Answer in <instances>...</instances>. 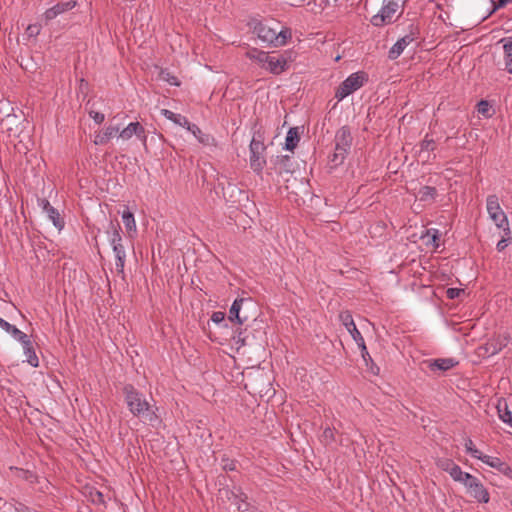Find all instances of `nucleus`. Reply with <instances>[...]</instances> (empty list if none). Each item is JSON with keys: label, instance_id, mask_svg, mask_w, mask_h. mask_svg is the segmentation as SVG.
Here are the masks:
<instances>
[{"label": "nucleus", "instance_id": "30", "mask_svg": "<svg viewBox=\"0 0 512 512\" xmlns=\"http://www.w3.org/2000/svg\"><path fill=\"white\" fill-rule=\"evenodd\" d=\"M464 446H465V449H466L467 453H469L473 458L479 459V457L481 456L482 452L475 448V445H474L473 441L470 438H468L465 441Z\"/></svg>", "mask_w": 512, "mask_h": 512}, {"label": "nucleus", "instance_id": "43", "mask_svg": "<svg viewBox=\"0 0 512 512\" xmlns=\"http://www.w3.org/2000/svg\"><path fill=\"white\" fill-rule=\"evenodd\" d=\"M505 237H506V236L504 235V236L502 237V239L497 243L496 248H497V250H498L499 252L503 251V250L507 247V245H508V239H507V238H505ZM507 237L509 238L510 236H507Z\"/></svg>", "mask_w": 512, "mask_h": 512}, {"label": "nucleus", "instance_id": "19", "mask_svg": "<svg viewBox=\"0 0 512 512\" xmlns=\"http://www.w3.org/2000/svg\"><path fill=\"white\" fill-rule=\"evenodd\" d=\"M23 352L26 357V361L32 366V367H38L39 366V359L36 355L34 345L32 341L27 339L25 342L22 343Z\"/></svg>", "mask_w": 512, "mask_h": 512}, {"label": "nucleus", "instance_id": "16", "mask_svg": "<svg viewBox=\"0 0 512 512\" xmlns=\"http://www.w3.org/2000/svg\"><path fill=\"white\" fill-rule=\"evenodd\" d=\"M339 320L346 327V329L351 334L352 338L354 339V341L356 343L357 342H361V343L363 342L364 338L361 335V333L359 332V330L357 329V327L355 325V322L353 320L352 314L350 313V311L346 310V311L340 312Z\"/></svg>", "mask_w": 512, "mask_h": 512}, {"label": "nucleus", "instance_id": "44", "mask_svg": "<svg viewBox=\"0 0 512 512\" xmlns=\"http://www.w3.org/2000/svg\"><path fill=\"white\" fill-rule=\"evenodd\" d=\"M460 292H461V290H460V289H457V288H449V289H447L446 294H447V297H448L449 299H454V298H456V297H458V296H459Z\"/></svg>", "mask_w": 512, "mask_h": 512}, {"label": "nucleus", "instance_id": "40", "mask_svg": "<svg viewBox=\"0 0 512 512\" xmlns=\"http://www.w3.org/2000/svg\"><path fill=\"white\" fill-rule=\"evenodd\" d=\"M477 107H478V112H479L480 114H482V115H487V113H488V111H489V107H490V105H489L488 101H486V100H481V101L478 103Z\"/></svg>", "mask_w": 512, "mask_h": 512}, {"label": "nucleus", "instance_id": "38", "mask_svg": "<svg viewBox=\"0 0 512 512\" xmlns=\"http://www.w3.org/2000/svg\"><path fill=\"white\" fill-rule=\"evenodd\" d=\"M357 345L358 347L360 348L361 350V355H362V358L363 360L366 362V364L368 365V361H372V358L367 350V347L365 345V341L363 340V342H357Z\"/></svg>", "mask_w": 512, "mask_h": 512}, {"label": "nucleus", "instance_id": "6", "mask_svg": "<svg viewBox=\"0 0 512 512\" xmlns=\"http://www.w3.org/2000/svg\"><path fill=\"white\" fill-rule=\"evenodd\" d=\"M352 145V136L347 126L341 127L335 135V151L331 161L335 164H341L350 151Z\"/></svg>", "mask_w": 512, "mask_h": 512}, {"label": "nucleus", "instance_id": "7", "mask_svg": "<svg viewBox=\"0 0 512 512\" xmlns=\"http://www.w3.org/2000/svg\"><path fill=\"white\" fill-rule=\"evenodd\" d=\"M112 229L113 231L111 233L109 241L116 258L115 267L119 274L124 275L126 252L122 244V237L120 234L121 227L119 226V224L116 226L112 225Z\"/></svg>", "mask_w": 512, "mask_h": 512}, {"label": "nucleus", "instance_id": "23", "mask_svg": "<svg viewBox=\"0 0 512 512\" xmlns=\"http://www.w3.org/2000/svg\"><path fill=\"white\" fill-rule=\"evenodd\" d=\"M497 412L499 418L512 428V412L509 410L506 401H499Z\"/></svg>", "mask_w": 512, "mask_h": 512}, {"label": "nucleus", "instance_id": "22", "mask_svg": "<svg viewBox=\"0 0 512 512\" xmlns=\"http://www.w3.org/2000/svg\"><path fill=\"white\" fill-rule=\"evenodd\" d=\"M250 167L251 169L260 174L266 164V160L263 156V153H250L249 157Z\"/></svg>", "mask_w": 512, "mask_h": 512}, {"label": "nucleus", "instance_id": "15", "mask_svg": "<svg viewBox=\"0 0 512 512\" xmlns=\"http://www.w3.org/2000/svg\"><path fill=\"white\" fill-rule=\"evenodd\" d=\"M479 460H481L483 463L487 464L488 466L496 469L503 475L508 476L510 478L512 477V468L507 463L502 461L500 458L485 455L482 453L481 456L479 457Z\"/></svg>", "mask_w": 512, "mask_h": 512}, {"label": "nucleus", "instance_id": "27", "mask_svg": "<svg viewBox=\"0 0 512 512\" xmlns=\"http://www.w3.org/2000/svg\"><path fill=\"white\" fill-rule=\"evenodd\" d=\"M46 214L57 229L61 230L64 227L63 218L53 206L46 211Z\"/></svg>", "mask_w": 512, "mask_h": 512}, {"label": "nucleus", "instance_id": "1", "mask_svg": "<svg viewBox=\"0 0 512 512\" xmlns=\"http://www.w3.org/2000/svg\"><path fill=\"white\" fill-rule=\"evenodd\" d=\"M125 403L129 411L137 417H145L149 422L158 419L152 406L146 400L145 396L133 385L127 384L123 387Z\"/></svg>", "mask_w": 512, "mask_h": 512}, {"label": "nucleus", "instance_id": "18", "mask_svg": "<svg viewBox=\"0 0 512 512\" xmlns=\"http://www.w3.org/2000/svg\"><path fill=\"white\" fill-rule=\"evenodd\" d=\"M500 42L503 43L504 69L512 74V37L503 38Z\"/></svg>", "mask_w": 512, "mask_h": 512}, {"label": "nucleus", "instance_id": "53", "mask_svg": "<svg viewBox=\"0 0 512 512\" xmlns=\"http://www.w3.org/2000/svg\"><path fill=\"white\" fill-rule=\"evenodd\" d=\"M11 118H16V116H14V115L13 116L12 115H7L6 119H3L1 124L4 125L5 122L9 121Z\"/></svg>", "mask_w": 512, "mask_h": 512}, {"label": "nucleus", "instance_id": "25", "mask_svg": "<svg viewBox=\"0 0 512 512\" xmlns=\"http://www.w3.org/2000/svg\"><path fill=\"white\" fill-rule=\"evenodd\" d=\"M437 194L436 188L431 186H423L418 192V198L420 201L429 202L434 200Z\"/></svg>", "mask_w": 512, "mask_h": 512}, {"label": "nucleus", "instance_id": "42", "mask_svg": "<svg viewBox=\"0 0 512 512\" xmlns=\"http://www.w3.org/2000/svg\"><path fill=\"white\" fill-rule=\"evenodd\" d=\"M108 142H109L108 139L104 136V134L102 132L95 135V138H94L95 145H104Z\"/></svg>", "mask_w": 512, "mask_h": 512}, {"label": "nucleus", "instance_id": "54", "mask_svg": "<svg viewBox=\"0 0 512 512\" xmlns=\"http://www.w3.org/2000/svg\"><path fill=\"white\" fill-rule=\"evenodd\" d=\"M28 30H30L31 33H33V32L38 33L39 32V29L36 26H29Z\"/></svg>", "mask_w": 512, "mask_h": 512}, {"label": "nucleus", "instance_id": "11", "mask_svg": "<svg viewBox=\"0 0 512 512\" xmlns=\"http://www.w3.org/2000/svg\"><path fill=\"white\" fill-rule=\"evenodd\" d=\"M419 36V31L417 27L411 26L409 34L400 38L389 50L388 57L391 60L397 59L404 51V49L416 40Z\"/></svg>", "mask_w": 512, "mask_h": 512}, {"label": "nucleus", "instance_id": "17", "mask_svg": "<svg viewBox=\"0 0 512 512\" xmlns=\"http://www.w3.org/2000/svg\"><path fill=\"white\" fill-rule=\"evenodd\" d=\"M427 364L431 371H447L453 368L457 362L452 358H438L427 361Z\"/></svg>", "mask_w": 512, "mask_h": 512}, {"label": "nucleus", "instance_id": "37", "mask_svg": "<svg viewBox=\"0 0 512 512\" xmlns=\"http://www.w3.org/2000/svg\"><path fill=\"white\" fill-rule=\"evenodd\" d=\"M119 128L116 127V126H113V125H109L107 126L104 130H103V134L104 136L108 139V141H110L117 133H119Z\"/></svg>", "mask_w": 512, "mask_h": 512}, {"label": "nucleus", "instance_id": "13", "mask_svg": "<svg viewBox=\"0 0 512 512\" xmlns=\"http://www.w3.org/2000/svg\"><path fill=\"white\" fill-rule=\"evenodd\" d=\"M134 135L146 146L147 134L141 123L131 122L119 132V138L124 141L131 139Z\"/></svg>", "mask_w": 512, "mask_h": 512}, {"label": "nucleus", "instance_id": "4", "mask_svg": "<svg viewBox=\"0 0 512 512\" xmlns=\"http://www.w3.org/2000/svg\"><path fill=\"white\" fill-rule=\"evenodd\" d=\"M404 4L405 0H383L380 11L372 16L371 23L377 27L393 23L403 13Z\"/></svg>", "mask_w": 512, "mask_h": 512}, {"label": "nucleus", "instance_id": "31", "mask_svg": "<svg viewBox=\"0 0 512 512\" xmlns=\"http://www.w3.org/2000/svg\"><path fill=\"white\" fill-rule=\"evenodd\" d=\"M14 339L19 341L21 344L29 339L28 335L19 330L16 326H12V329L8 332Z\"/></svg>", "mask_w": 512, "mask_h": 512}, {"label": "nucleus", "instance_id": "49", "mask_svg": "<svg viewBox=\"0 0 512 512\" xmlns=\"http://www.w3.org/2000/svg\"><path fill=\"white\" fill-rule=\"evenodd\" d=\"M279 163L283 166V167H286L287 166V163L290 162V157L289 156H281L279 159H278Z\"/></svg>", "mask_w": 512, "mask_h": 512}, {"label": "nucleus", "instance_id": "26", "mask_svg": "<svg viewBox=\"0 0 512 512\" xmlns=\"http://www.w3.org/2000/svg\"><path fill=\"white\" fill-rule=\"evenodd\" d=\"M122 220L128 233L136 232V222L132 212L129 210L123 211Z\"/></svg>", "mask_w": 512, "mask_h": 512}, {"label": "nucleus", "instance_id": "48", "mask_svg": "<svg viewBox=\"0 0 512 512\" xmlns=\"http://www.w3.org/2000/svg\"><path fill=\"white\" fill-rule=\"evenodd\" d=\"M223 469L233 471L236 469V465L233 461H230L223 465Z\"/></svg>", "mask_w": 512, "mask_h": 512}, {"label": "nucleus", "instance_id": "28", "mask_svg": "<svg viewBox=\"0 0 512 512\" xmlns=\"http://www.w3.org/2000/svg\"><path fill=\"white\" fill-rule=\"evenodd\" d=\"M321 442L326 446H331L336 442L335 431L334 429L327 427L324 429L321 435Z\"/></svg>", "mask_w": 512, "mask_h": 512}, {"label": "nucleus", "instance_id": "24", "mask_svg": "<svg viewBox=\"0 0 512 512\" xmlns=\"http://www.w3.org/2000/svg\"><path fill=\"white\" fill-rule=\"evenodd\" d=\"M299 140L300 136L297 128H290L286 135L285 148L290 151L294 150L298 145Z\"/></svg>", "mask_w": 512, "mask_h": 512}, {"label": "nucleus", "instance_id": "45", "mask_svg": "<svg viewBox=\"0 0 512 512\" xmlns=\"http://www.w3.org/2000/svg\"><path fill=\"white\" fill-rule=\"evenodd\" d=\"M39 206L42 208V210L46 213V211L52 207L50 202L47 199H39Z\"/></svg>", "mask_w": 512, "mask_h": 512}, {"label": "nucleus", "instance_id": "50", "mask_svg": "<svg viewBox=\"0 0 512 512\" xmlns=\"http://www.w3.org/2000/svg\"><path fill=\"white\" fill-rule=\"evenodd\" d=\"M171 85H175V86H178L179 85V82L177 80L176 77L172 76V77H169V78H165Z\"/></svg>", "mask_w": 512, "mask_h": 512}, {"label": "nucleus", "instance_id": "5", "mask_svg": "<svg viewBox=\"0 0 512 512\" xmlns=\"http://www.w3.org/2000/svg\"><path fill=\"white\" fill-rule=\"evenodd\" d=\"M486 209L489 218L495 223L497 228L502 229L505 236H510L508 218L500 206L499 198L496 195H489L486 199Z\"/></svg>", "mask_w": 512, "mask_h": 512}, {"label": "nucleus", "instance_id": "47", "mask_svg": "<svg viewBox=\"0 0 512 512\" xmlns=\"http://www.w3.org/2000/svg\"><path fill=\"white\" fill-rule=\"evenodd\" d=\"M510 3H512V0H498L497 4L495 5V9L503 8Z\"/></svg>", "mask_w": 512, "mask_h": 512}, {"label": "nucleus", "instance_id": "10", "mask_svg": "<svg viewBox=\"0 0 512 512\" xmlns=\"http://www.w3.org/2000/svg\"><path fill=\"white\" fill-rule=\"evenodd\" d=\"M252 302L249 299L238 298L235 299L229 310V320L238 324H244L249 319V315L246 314L243 309L247 306H251Z\"/></svg>", "mask_w": 512, "mask_h": 512}, {"label": "nucleus", "instance_id": "33", "mask_svg": "<svg viewBox=\"0 0 512 512\" xmlns=\"http://www.w3.org/2000/svg\"><path fill=\"white\" fill-rule=\"evenodd\" d=\"M456 463L448 458H441L437 461V466L443 471L449 473Z\"/></svg>", "mask_w": 512, "mask_h": 512}, {"label": "nucleus", "instance_id": "12", "mask_svg": "<svg viewBox=\"0 0 512 512\" xmlns=\"http://www.w3.org/2000/svg\"><path fill=\"white\" fill-rule=\"evenodd\" d=\"M510 342L508 333H499L490 338L481 348L488 355H495L505 348Z\"/></svg>", "mask_w": 512, "mask_h": 512}, {"label": "nucleus", "instance_id": "20", "mask_svg": "<svg viewBox=\"0 0 512 512\" xmlns=\"http://www.w3.org/2000/svg\"><path fill=\"white\" fill-rule=\"evenodd\" d=\"M468 493L470 496H472L475 500H477L480 503H488L490 496L486 488L483 486L481 482H479L477 485H475L474 488H471Z\"/></svg>", "mask_w": 512, "mask_h": 512}, {"label": "nucleus", "instance_id": "46", "mask_svg": "<svg viewBox=\"0 0 512 512\" xmlns=\"http://www.w3.org/2000/svg\"><path fill=\"white\" fill-rule=\"evenodd\" d=\"M12 324H10L9 322H7L6 320L2 319L0 321V328L3 329L4 331H6L7 333L9 332L10 329H12Z\"/></svg>", "mask_w": 512, "mask_h": 512}, {"label": "nucleus", "instance_id": "34", "mask_svg": "<svg viewBox=\"0 0 512 512\" xmlns=\"http://www.w3.org/2000/svg\"><path fill=\"white\" fill-rule=\"evenodd\" d=\"M480 482V480L471 475L470 473L465 476L464 481H462V484L467 488V491H469L471 488H474L475 485H477Z\"/></svg>", "mask_w": 512, "mask_h": 512}, {"label": "nucleus", "instance_id": "32", "mask_svg": "<svg viewBox=\"0 0 512 512\" xmlns=\"http://www.w3.org/2000/svg\"><path fill=\"white\" fill-rule=\"evenodd\" d=\"M265 146L262 141L253 138L249 145L250 153H263L265 151Z\"/></svg>", "mask_w": 512, "mask_h": 512}, {"label": "nucleus", "instance_id": "51", "mask_svg": "<svg viewBox=\"0 0 512 512\" xmlns=\"http://www.w3.org/2000/svg\"><path fill=\"white\" fill-rule=\"evenodd\" d=\"M432 240L435 243V246L437 247L438 246V244L436 243V241L438 240V231L437 230H434Z\"/></svg>", "mask_w": 512, "mask_h": 512}, {"label": "nucleus", "instance_id": "14", "mask_svg": "<svg viewBox=\"0 0 512 512\" xmlns=\"http://www.w3.org/2000/svg\"><path fill=\"white\" fill-rule=\"evenodd\" d=\"M75 0H69L65 2H58L53 7L47 9L43 14V18L46 22L55 19L58 15L63 14L64 12L72 10L76 6Z\"/></svg>", "mask_w": 512, "mask_h": 512}, {"label": "nucleus", "instance_id": "29", "mask_svg": "<svg viewBox=\"0 0 512 512\" xmlns=\"http://www.w3.org/2000/svg\"><path fill=\"white\" fill-rule=\"evenodd\" d=\"M467 472L462 471L461 467L457 464L452 467L451 471L449 472V475L451 478L456 481L462 483L464 481L465 476H467Z\"/></svg>", "mask_w": 512, "mask_h": 512}, {"label": "nucleus", "instance_id": "8", "mask_svg": "<svg viewBox=\"0 0 512 512\" xmlns=\"http://www.w3.org/2000/svg\"><path fill=\"white\" fill-rule=\"evenodd\" d=\"M366 80L363 72H356L348 76L338 87L335 97L341 101L354 91L360 89Z\"/></svg>", "mask_w": 512, "mask_h": 512}, {"label": "nucleus", "instance_id": "55", "mask_svg": "<svg viewBox=\"0 0 512 512\" xmlns=\"http://www.w3.org/2000/svg\"><path fill=\"white\" fill-rule=\"evenodd\" d=\"M3 318L0 317V321L2 320Z\"/></svg>", "mask_w": 512, "mask_h": 512}, {"label": "nucleus", "instance_id": "9", "mask_svg": "<svg viewBox=\"0 0 512 512\" xmlns=\"http://www.w3.org/2000/svg\"><path fill=\"white\" fill-rule=\"evenodd\" d=\"M221 499H226L232 505L236 506L239 512H246L249 504L247 502V496L242 492L241 488H222L219 490Z\"/></svg>", "mask_w": 512, "mask_h": 512}, {"label": "nucleus", "instance_id": "39", "mask_svg": "<svg viewBox=\"0 0 512 512\" xmlns=\"http://www.w3.org/2000/svg\"><path fill=\"white\" fill-rule=\"evenodd\" d=\"M89 116L95 121V123L97 124H101L103 123V121L105 120V116L103 113L101 112H97V111H90L89 112Z\"/></svg>", "mask_w": 512, "mask_h": 512}, {"label": "nucleus", "instance_id": "52", "mask_svg": "<svg viewBox=\"0 0 512 512\" xmlns=\"http://www.w3.org/2000/svg\"><path fill=\"white\" fill-rule=\"evenodd\" d=\"M16 510H17V512H28L27 507H25V506H23V505H21V506L17 507V509H16Z\"/></svg>", "mask_w": 512, "mask_h": 512}, {"label": "nucleus", "instance_id": "41", "mask_svg": "<svg viewBox=\"0 0 512 512\" xmlns=\"http://www.w3.org/2000/svg\"><path fill=\"white\" fill-rule=\"evenodd\" d=\"M225 313L224 312H221V311H216L212 314L211 316V320L216 323V324H219L221 322H223L225 320Z\"/></svg>", "mask_w": 512, "mask_h": 512}, {"label": "nucleus", "instance_id": "2", "mask_svg": "<svg viewBox=\"0 0 512 512\" xmlns=\"http://www.w3.org/2000/svg\"><path fill=\"white\" fill-rule=\"evenodd\" d=\"M278 23H269L268 21H260L254 26V33L266 44L275 47L284 46L288 39L291 38V30L289 28L278 29Z\"/></svg>", "mask_w": 512, "mask_h": 512}, {"label": "nucleus", "instance_id": "36", "mask_svg": "<svg viewBox=\"0 0 512 512\" xmlns=\"http://www.w3.org/2000/svg\"><path fill=\"white\" fill-rule=\"evenodd\" d=\"M435 149V142L433 139H428V136L421 142V152L433 151Z\"/></svg>", "mask_w": 512, "mask_h": 512}, {"label": "nucleus", "instance_id": "21", "mask_svg": "<svg viewBox=\"0 0 512 512\" xmlns=\"http://www.w3.org/2000/svg\"><path fill=\"white\" fill-rule=\"evenodd\" d=\"M161 114L168 120L172 121L173 123L181 126V127H184V128H187V126L189 125V120L181 115V114H177V113H174L168 109H162L161 110Z\"/></svg>", "mask_w": 512, "mask_h": 512}, {"label": "nucleus", "instance_id": "35", "mask_svg": "<svg viewBox=\"0 0 512 512\" xmlns=\"http://www.w3.org/2000/svg\"><path fill=\"white\" fill-rule=\"evenodd\" d=\"M186 129L188 131H190L199 140V142H201V143L205 142V140L203 138L204 135H203L201 129L196 124L189 123V125L187 126Z\"/></svg>", "mask_w": 512, "mask_h": 512}, {"label": "nucleus", "instance_id": "3", "mask_svg": "<svg viewBox=\"0 0 512 512\" xmlns=\"http://www.w3.org/2000/svg\"><path fill=\"white\" fill-rule=\"evenodd\" d=\"M245 55L271 74L279 75L287 69L288 62L284 56H274L257 48L248 49Z\"/></svg>", "mask_w": 512, "mask_h": 512}]
</instances>
